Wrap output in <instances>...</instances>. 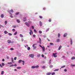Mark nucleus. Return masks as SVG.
<instances>
[{"label": "nucleus", "instance_id": "obj_14", "mask_svg": "<svg viewBox=\"0 0 75 75\" xmlns=\"http://www.w3.org/2000/svg\"><path fill=\"white\" fill-rule=\"evenodd\" d=\"M31 68H32V69H34V68H35V66H32L31 67Z\"/></svg>", "mask_w": 75, "mask_h": 75}, {"label": "nucleus", "instance_id": "obj_39", "mask_svg": "<svg viewBox=\"0 0 75 75\" xmlns=\"http://www.w3.org/2000/svg\"><path fill=\"white\" fill-rule=\"evenodd\" d=\"M42 68H43V69H45V66H43L42 67Z\"/></svg>", "mask_w": 75, "mask_h": 75}, {"label": "nucleus", "instance_id": "obj_32", "mask_svg": "<svg viewBox=\"0 0 75 75\" xmlns=\"http://www.w3.org/2000/svg\"><path fill=\"white\" fill-rule=\"evenodd\" d=\"M10 50H11V51H13L14 50V49L13 48H11L10 49Z\"/></svg>", "mask_w": 75, "mask_h": 75}, {"label": "nucleus", "instance_id": "obj_26", "mask_svg": "<svg viewBox=\"0 0 75 75\" xmlns=\"http://www.w3.org/2000/svg\"><path fill=\"white\" fill-rule=\"evenodd\" d=\"M59 70V69H56L54 70V71H58Z\"/></svg>", "mask_w": 75, "mask_h": 75}, {"label": "nucleus", "instance_id": "obj_18", "mask_svg": "<svg viewBox=\"0 0 75 75\" xmlns=\"http://www.w3.org/2000/svg\"><path fill=\"white\" fill-rule=\"evenodd\" d=\"M30 31L32 34H33V31H32V30H31V29H30Z\"/></svg>", "mask_w": 75, "mask_h": 75}, {"label": "nucleus", "instance_id": "obj_53", "mask_svg": "<svg viewBox=\"0 0 75 75\" xmlns=\"http://www.w3.org/2000/svg\"><path fill=\"white\" fill-rule=\"evenodd\" d=\"M4 61H5V60H4V59H2V61H3V62H4Z\"/></svg>", "mask_w": 75, "mask_h": 75}, {"label": "nucleus", "instance_id": "obj_5", "mask_svg": "<svg viewBox=\"0 0 75 75\" xmlns=\"http://www.w3.org/2000/svg\"><path fill=\"white\" fill-rule=\"evenodd\" d=\"M25 25L27 26V27H29L30 26V24H29L27 22H25Z\"/></svg>", "mask_w": 75, "mask_h": 75}, {"label": "nucleus", "instance_id": "obj_16", "mask_svg": "<svg viewBox=\"0 0 75 75\" xmlns=\"http://www.w3.org/2000/svg\"><path fill=\"white\" fill-rule=\"evenodd\" d=\"M1 18H4V14H2L1 15Z\"/></svg>", "mask_w": 75, "mask_h": 75}, {"label": "nucleus", "instance_id": "obj_54", "mask_svg": "<svg viewBox=\"0 0 75 75\" xmlns=\"http://www.w3.org/2000/svg\"><path fill=\"white\" fill-rule=\"evenodd\" d=\"M64 71L65 72H67V69H64Z\"/></svg>", "mask_w": 75, "mask_h": 75}, {"label": "nucleus", "instance_id": "obj_11", "mask_svg": "<svg viewBox=\"0 0 75 75\" xmlns=\"http://www.w3.org/2000/svg\"><path fill=\"white\" fill-rule=\"evenodd\" d=\"M39 42L40 44H41V39L40 38H39Z\"/></svg>", "mask_w": 75, "mask_h": 75}, {"label": "nucleus", "instance_id": "obj_30", "mask_svg": "<svg viewBox=\"0 0 75 75\" xmlns=\"http://www.w3.org/2000/svg\"><path fill=\"white\" fill-rule=\"evenodd\" d=\"M60 35H60V34H59V33L58 34V38H59V37H60Z\"/></svg>", "mask_w": 75, "mask_h": 75}, {"label": "nucleus", "instance_id": "obj_42", "mask_svg": "<svg viewBox=\"0 0 75 75\" xmlns=\"http://www.w3.org/2000/svg\"><path fill=\"white\" fill-rule=\"evenodd\" d=\"M57 42H59V39H57Z\"/></svg>", "mask_w": 75, "mask_h": 75}, {"label": "nucleus", "instance_id": "obj_52", "mask_svg": "<svg viewBox=\"0 0 75 75\" xmlns=\"http://www.w3.org/2000/svg\"><path fill=\"white\" fill-rule=\"evenodd\" d=\"M35 36H35V35H33V37H34V38H35Z\"/></svg>", "mask_w": 75, "mask_h": 75}, {"label": "nucleus", "instance_id": "obj_34", "mask_svg": "<svg viewBox=\"0 0 75 75\" xmlns=\"http://www.w3.org/2000/svg\"><path fill=\"white\" fill-rule=\"evenodd\" d=\"M8 35H11V36L12 35V34H11L10 33H8Z\"/></svg>", "mask_w": 75, "mask_h": 75}, {"label": "nucleus", "instance_id": "obj_22", "mask_svg": "<svg viewBox=\"0 0 75 75\" xmlns=\"http://www.w3.org/2000/svg\"><path fill=\"white\" fill-rule=\"evenodd\" d=\"M67 35V33H64V37H66Z\"/></svg>", "mask_w": 75, "mask_h": 75}, {"label": "nucleus", "instance_id": "obj_20", "mask_svg": "<svg viewBox=\"0 0 75 75\" xmlns=\"http://www.w3.org/2000/svg\"><path fill=\"white\" fill-rule=\"evenodd\" d=\"M11 59L12 62H14V59H13V58L12 57Z\"/></svg>", "mask_w": 75, "mask_h": 75}, {"label": "nucleus", "instance_id": "obj_61", "mask_svg": "<svg viewBox=\"0 0 75 75\" xmlns=\"http://www.w3.org/2000/svg\"><path fill=\"white\" fill-rule=\"evenodd\" d=\"M39 46L42 48L43 47H42V46H41V45H39Z\"/></svg>", "mask_w": 75, "mask_h": 75}, {"label": "nucleus", "instance_id": "obj_15", "mask_svg": "<svg viewBox=\"0 0 75 75\" xmlns=\"http://www.w3.org/2000/svg\"><path fill=\"white\" fill-rule=\"evenodd\" d=\"M71 60H73V59H75V57H72L71 58Z\"/></svg>", "mask_w": 75, "mask_h": 75}, {"label": "nucleus", "instance_id": "obj_3", "mask_svg": "<svg viewBox=\"0 0 75 75\" xmlns=\"http://www.w3.org/2000/svg\"><path fill=\"white\" fill-rule=\"evenodd\" d=\"M3 66H4V63H2L1 64H0V67L1 68H3Z\"/></svg>", "mask_w": 75, "mask_h": 75}, {"label": "nucleus", "instance_id": "obj_29", "mask_svg": "<svg viewBox=\"0 0 75 75\" xmlns=\"http://www.w3.org/2000/svg\"><path fill=\"white\" fill-rule=\"evenodd\" d=\"M3 74H4V71H2L1 72V75H3Z\"/></svg>", "mask_w": 75, "mask_h": 75}, {"label": "nucleus", "instance_id": "obj_33", "mask_svg": "<svg viewBox=\"0 0 75 75\" xmlns=\"http://www.w3.org/2000/svg\"><path fill=\"white\" fill-rule=\"evenodd\" d=\"M39 17H40V18L41 19H42V18H43V17L41 16H39Z\"/></svg>", "mask_w": 75, "mask_h": 75}, {"label": "nucleus", "instance_id": "obj_56", "mask_svg": "<svg viewBox=\"0 0 75 75\" xmlns=\"http://www.w3.org/2000/svg\"><path fill=\"white\" fill-rule=\"evenodd\" d=\"M16 59H17V57H14V60H16Z\"/></svg>", "mask_w": 75, "mask_h": 75}, {"label": "nucleus", "instance_id": "obj_48", "mask_svg": "<svg viewBox=\"0 0 75 75\" xmlns=\"http://www.w3.org/2000/svg\"><path fill=\"white\" fill-rule=\"evenodd\" d=\"M49 22H51V19H50L49 20Z\"/></svg>", "mask_w": 75, "mask_h": 75}, {"label": "nucleus", "instance_id": "obj_21", "mask_svg": "<svg viewBox=\"0 0 75 75\" xmlns=\"http://www.w3.org/2000/svg\"><path fill=\"white\" fill-rule=\"evenodd\" d=\"M20 36L21 38H23V35H21V34H20Z\"/></svg>", "mask_w": 75, "mask_h": 75}, {"label": "nucleus", "instance_id": "obj_35", "mask_svg": "<svg viewBox=\"0 0 75 75\" xmlns=\"http://www.w3.org/2000/svg\"><path fill=\"white\" fill-rule=\"evenodd\" d=\"M16 31V30L14 29H12V31H13V32H14V31Z\"/></svg>", "mask_w": 75, "mask_h": 75}, {"label": "nucleus", "instance_id": "obj_38", "mask_svg": "<svg viewBox=\"0 0 75 75\" xmlns=\"http://www.w3.org/2000/svg\"><path fill=\"white\" fill-rule=\"evenodd\" d=\"M50 68H52V67H53V65H50Z\"/></svg>", "mask_w": 75, "mask_h": 75}, {"label": "nucleus", "instance_id": "obj_4", "mask_svg": "<svg viewBox=\"0 0 75 75\" xmlns=\"http://www.w3.org/2000/svg\"><path fill=\"white\" fill-rule=\"evenodd\" d=\"M37 45V43L34 44L33 45L32 47H34V49H35V48H36V46H35V45Z\"/></svg>", "mask_w": 75, "mask_h": 75}, {"label": "nucleus", "instance_id": "obj_28", "mask_svg": "<svg viewBox=\"0 0 75 75\" xmlns=\"http://www.w3.org/2000/svg\"><path fill=\"white\" fill-rule=\"evenodd\" d=\"M70 41L71 43V45H72V39L70 40Z\"/></svg>", "mask_w": 75, "mask_h": 75}, {"label": "nucleus", "instance_id": "obj_51", "mask_svg": "<svg viewBox=\"0 0 75 75\" xmlns=\"http://www.w3.org/2000/svg\"><path fill=\"white\" fill-rule=\"evenodd\" d=\"M28 22H29V24H31L32 23L31 21H28Z\"/></svg>", "mask_w": 75, "mask_h": 75}, {"label": "nucleus", "instance_id": "obj_46", "mask_svg": "<svg viewBox=\"0 0 75 75\" xmlns=\"http://www.w3.org/2000/svg\"><path fill=\"white\" fill-rule=\"evenodd\" d=\"M71 67H75V64H72L71 65Z\"/></svg>", "mask_w": 75, "mask_h": 75}, {"label": "nucleus", "instance_id": "obj_17", "mask_svg": "<svg viewBox=\"0 0 75 75\" xmlns=\"http://www.w3.org/2000/svg\"><path fill=\"white\" fill-rule=\"evenodd\" d=\"M42 48L43 51H45V47H44V46H43V47Z\"/></svg>", "mask_w": 75, "mask_h": 75}, {"label": "nucleus", "instance_id": "obj_64", "mask_svg": "<svg viewBox=\"0 0 75 75\" xmlns=\"http://www.w3.org/2000/svg\"><path fill=\"white\" fill-rule=\"evenodd\" d=\"M62 58H65V56H62Z\"/></svg>", "mask_w": 75, "mask_h": 75}, {"label": "nucleus", "instance_id": "obj_45", "mask_svg": "<svg viewBox=\"0 0 75 75\" xmlns=\"http://www.w3.org/2000/svg\"><path fill=\"white\" fill-rule=\"evenodd\" d=\"M11 11L12 12V13H13L14 12V11H13V10H11Z\"/></svg>", "mask_w": 75, "mask_h": 75}, {"label": "nucleus", "instance_id": "obj_59", "mask_svg": "<svg viewBox=\"0 0 75 75\" xmlns=\"http://www.w3.org/2000/svg\"><path fill=\"white\" fill-rule=\"evenodd\" d=\"M42 57L43 58H44V54H42Z\"/></svg>", "mask_w": 75, "mask_h": 75}, {"label": "nucleus", "instance_id": "obj_23", "mask_svg": "<svg viewBox=\"0 0 75 75\" xmlns=\"http://www.w3.org/2000/svg\"><path fill=\"white\" fill-rule=\"evenodd\" d=\"M17 23H20V20H19L18 19H17V20H16Z\"/></svg>", "mask_w": 75, "mask_h": 75}, {"label": "nucleus", "instance_id": "obj_49", "mask_svg": "<svg viewBox=\"0 0 75 75\" xmlns=\"http://www.w3.org/2000/svg\"><path fill=\"white\" fill-rule=\"evenodd\" d=\"M49 29H49V28L47 29V30H46V31H47V32L48 31H49Z\"/></svg>", "mask_w": 75, "mask_h": 75}, {"label": "nucleus", "instance_id": "obj_6", "mask_svg": "<svg viewBox=\"0 0 75 75\" xmlns=\"http://www.w3.org/2000/svg\"><path fill=\"white\" fill-rule=\"evenodd\" d=\"M7 42L8 43V44H10V43L11 42V40H8Z\"/></svg>", "mask_w": 75, "mask_h": 75}, {"label": "nucleus", "instance_id": "obj_37", "mask_svg": "<svg viewBox=\"0 0 75 75\" xmlns=\"http://www.w3.org/2000/svg\"><path fill=\"white\" fill-rule=\"evenodd\" d=\"M65 66H63L61 68H65Z\"/></svg>", "mask_w": 75, "mask_h": 75}, {"label": "nucleus", "instance_id": "obj_36", "mask_svg": "<svg viewBox=\"0 0 75 75\" xmlns=\"http://www.w3.org/2000/svg\"><path fill=\"white\" fill-rule=\"evenodd\" d=\"M55 72H53V73L52 74V75H55Z\"/></svg>", "mask_w": 75, "mask_h": 75}, {"label": "nucleus", "instance_id": "obj_25", "mask_svg": "<svg viewBox=\"0 0 75 75\" xmlns=\"http://www.w3.org/2000/svg\"><path fill=\"white\" fill-rule=\"evenodd\" d=\"M8 64H9V65H11L12 64V63L11 62H8Z\"/></svg>", "mask_w": 75, "mask_h": 75}, {"label": "nucleus", "instance_id": "obj_44", "mask_svg": "<svg viewBox=\"0 0 75 75\" xmlns=\"http://www.w3.org/2000/svg\"><path fill=\"white\" fill-rule=\"evenodd\" d=\"M28 50H30V47H28Z\"/></svg>", "mask_w": 75, "mask_h": 75}, {"label": "nucleus", "instance_id": "obj_47", "mask_svg": "<svg viewBox=\"0 0 75 75\" xmlns=\"http://www.w3.org/2000/svg\"><path fill=\"white\" fill-rule=\"evenodd\" d=\"M22 62L23 63V65H24V61H22Z\"/></svg>", "mask_w": 75, "mask_h": 75}, {"label": "nucleus", "instance_id": "obj_57", "mask_svg": "<svg viewBox=\"0 0 75 75\" xmlns=\"http://www.w3.org/2000/svg\"><path fill=\"white\" fill-rule=\"evenodd\" d=\"M20 68H21V67H17V69H20Z\"/></svg>", "mask_w": 75, "mask_h": 75}, {"label": "nucleus", "instance_id": "obj_19", "mask_svg": "<svg viewBox=\"0 0 75 75\" xmlns=\"http://www.w3.org/2000/svg\"><path fill=\"white\" fill-rule=\"evenodd\" d=\"M39 67V66L38 65H37L36 66H35V68H38Z\"/></svg>", "mask_w": 75, "mask_h": 75}, {"label": "nucleus", "instance_id": "obj_41", "mask_svg": "<svg viewBox=\"0 0 75 75\" xmlns=\"http://www.w3.org/2000/svg\"><path fill=\"white\" fill-rule=\"evenodd\" d=\"M13 28H16L17 27V26L13 25Z\"/></svg>", "mask_w": 75, "mask_h": 75}, {"label": "nucleus", "instance_id": "obj_7", "mask_svg": "<svg viewBox=\"0 0 75 75\" xmlns=\"http://www.w3.org/2000/svg\"><path fill=\"white\" fill-rule=\"evenodd\" d=\"M23 61H23L22 60L20 59L19 60V61H18V63H20L21 62H23Z\"/></svg>", "mask_w": 75, "mask_h": 75}, {"label": "nucleus", "instance_id": "obj_10", "mask_svg": "<svg viewBox=\"0 0 75 75\" xmlns=\"http://www.w3.org/2000/svg\"><path fill=\"white\" fill-rule=\"evenodd\" d=\"M4 33L5 34H8V33L6 31H5L4 32Z\"/></svg>", "mask_w": 75, "mask_h": 75}, {"label": "nucleus", "instance_id": "obj_60", "mask_svg": "<svg viewBox=\"0 0 75 75\" xmlns=\"http://www.w3.org/2000/svg\"><path fill=\"white\" fill-rule=\"evenodd\" d=\"M32 29H33V30H34V27L33 26H32Z\"/></svg>", "mask_w": 75, "mask_h": 75}, {"label": "nucleus", "instance_id": "obj_2", "mask_svg": "<svg viewBox=\"0 0 75 75\" xmlns=\"http://www.w3.org/2000/svg\"><path fill=\"white\" fill-rule=\"evenodd\" d=\"M57 53L53 54V57H57Z\"/></svg>", "mask_w": 75, "mask_h": 75}, {"label": "nucleus", "instance_id": "obj_8", "mask_svg": "<svg viewBox=\"0 0 75 75\" xmlns=\"http://www.w3.org/2000/svg\"><path fill=\"white\" fill-rule=\"evenodd\" d=\"M26 20H27V18H26V17H24L23 18V21H26Z\"/></svg>", "mask_w": 75, "mask_h": 75}, {"label": "nucleus", "instance_id": "obj_1", "mask_svg": "<svg viewBox=\"0 0 75 75\" xmlns=\"http://www.w3.org/2000/svg\"><path fill=\"white\" fill-rule=\"evenodd\" d=\"M29 57H30L32 58H33L34 57V54H31L29 55Z\"/></svg>", "mask_w": 75, "mask_h": 75}, {"label": "nucleus", "instance_id": "obj_40", "mask_svg": "<svg viewBox=\"0 0 75 75\" xmlns=\"http://www.w3.org/2000/svg\"><path fill=\"white\" fill-rule=\"evenodd\" d=\"M14 65L13 64H12L10 66V67H14Z\"/></svg>", "mask_w": 75, "mask_h": 75}, {"label": "nucleus", "instance_id": "obj_50", "mask_svg": "<svg viewBox=\"0 0 75 75\" xmlns=\"http://www.w3.org/2000/svg\"><path fill=\"white\" fill-rule=\"evenodd\" d=\"M40 57V54H38V57Z\"/></svg>", "mask_w": 75, "mask_h": 75}, {"label": "nucleus", "instance_id": "obj_63", "mask_svg": "<svg viewBox=\"0 0 75 75\" xmlns=\"http://www.w3.org/2000/svg\"><path fill=\"white\" fill-rule=\"evenodd\" d=\"M10 17H11V18H13V16H12V15H11L10 16Z\"/></svg>", "mask_w": 75, "mask_h": 75}, {"label": "nucleus", "instance_id": "obj_24", "mask_svg": "<svg viewBox=\"0 0 75 75\" xmlns=\"http://www.w3.org/2000/svg\"><path fill=\"white\" fill-rule=\"evenodd\" d=\"M7 24V21H6L5 22V25H6Z\"/></svg>", "mask_w": 75, "mask_h": 75}, {"label": "nucleus", "instance_id": "obj_62", "mask_svg": "<svg viewBox=\"0 0 75 75\" xmlns=\"http://www.w3.org/2000/svg\"><path fill=\"white\" fill-rule=\"evenodd\" d=\"M14 66L15 67H17V64H15L14 65Z\"/></svg>", "mask_w": 75, "mask_h": 75}, {"label": "nucleus", "instance_id": "obj_12", "mask_svg": "<svg viewBox=\"0 0 75 75\" xmlns=\"http://www.w3.org/2000/svg\"><path fill=\"white\" fill-rule=\"evenodd\" d=\"M39 24H40V26H42V22H41V21H40Z\"/></svg>", "mask_w": 75, "mask_h": 75}, {"label": "nucleus", "instance_id": "obj_13", "mask_svg": "<svg viewBox=\"0 0 75 75\" xmlns=\"http://www.w3.org/2000/svg\"><path fill=\"white\" fill-rule=\"evenodd\" d=\"M51 74V72L47 73L46 74L47 75H50Z\"/></svg>", "mask_w": 75, "mask_h": 75}, {"label": "nucleus", "instance_id": "obj_31", "mask_svg": "<svg viewBox=\"0 0 75 75\" xmlns=\"http://www.w3.org/2000/svg\"><path fill=\"white\" fill-rule=\"evenodd\" d=\"M19 14V12H16L15 13L16 15H18Z\"/></svg>", "mask_w": 75, "mask_h": 75}, {"label": "nucleus", "instance_id": "obj_58", "mask_svg": "<svg viewBox=\"0 0 75 75\" xmlns=\"http://www.w3.org/2000/svg\"><path fill=\"white\" fill-rule=\"evenodd\" d=\"M50 45H53V43H52V42H50Z\"/></svg>", "mask_w": 75, "mask_h": 75}, {"label": "nucleus", "instance_id": "obj_55", "mask_svg": "<svg viewBox=\"0 0 75 75\" xmlns=\"http://www.w3.org/2000/svg\"><path fill=\"white\" fill-rule=\"evenodd\" d=\"M34 32L35 33H37V31H36V30L35 29H34Z\"/></svg>", "mask_w": 75, "mask_h": 75}, {"label": "nucleus", "instance_id": "obj_43", "mask_svg": "<svg viewBox=\"0 0 75 75\" xmlns=\"http://www.w3.org/2000/svg\"><path fill=\"white\" fill-rule=\"evenodd\" d=\"M39 33L40 34H42V31H39Z\"/></svg>", "mask_w": 75, "mask_h": 75}, {"label": "nucleus", "instance_id": "obj_9", "mask_svg": "<svg viewBox=\"0 0 75 75\" xmlns=\"http://www.w3.org/2000/svg\"><path fill=\"white\" fill-rule=\"evenodd\" d=\"M61 48H62V46L60 45L58 49V50H60L61 49Z\"/></svg>", "mask_w": 75, "mask_h": 75}, {"label": "nucleus", "instance_id": "obj_27", "mask_svg": "<svg viewBox=\"0 0 75 75\" xmlns=\"http://www.w3.org/2000/svg\"><path fill=\"white\" fill-rule=\"evenodd\" d=\"M17 32L16 31L15 33H14V35H17Z\"/></svg>", "mask_w": 75, "mask_h": 75}]
</instances>
